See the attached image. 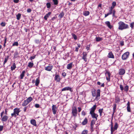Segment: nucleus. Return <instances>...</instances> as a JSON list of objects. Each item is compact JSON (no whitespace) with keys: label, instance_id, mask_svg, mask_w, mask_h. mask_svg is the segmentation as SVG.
<instances>
[{"label":"nucleus","instance_id":"f257e3e1","mask_svg":"<svg viewBox=\"0 0 134 134\" xmlns=\"http://www.w3.org/2000/svg\"><path fill=\"white\" fill-rule=\"evenodd\" d=\"M100 90L99 89H98L97 90V93L96 94V90L93 89H92L91 91V93L93 97L96 96L95 99L97 100H98L100 98Z\"/></svg>","mask_w":134,"mask_h":134},{"label":"nucleus","instance_id":"f03ea898","mask_svg":"<svg viewBox=\"0 0 134 134\" xmlns=\"http://www.w3.org/2000/svg\"><path fill=\"white\" fill-rule=\"evenodd\" d=\"M119 25L118 29L120 30L128 29L129 27L128 25L125 24L124 22L122 21H120L118 23Z\"/></svg>","mask_w":134,"mask_h":134},{"label":"nucleus","instance_id":"7ed1b4c3","mask_svg":"<svg viewBox=\"0 0 134 134\" xmlns=\"http://www.w3.org/2000/svg\"><path fill=\"white\" fill-rule=\"evenodd\" d=\"M21 111L20 109L18 108H16L13 109V112L11 114L12 117H14L16 118L17 116L19 115L20 112Z\"/></svg>","mask_w":134,"mask_h":134},{"label":"nucleus","instance_id":"20e7f679","mask_svg":"<svg viewBox=\"0 0 134 134\" xmlns=\"http://www.w3.org/2000/svg\"><path fill=\"white\" fill-rule=\"evenodd\" d=\"M111 123L110 130L111 132V134H113V132L115 131V130H117L118 127V125L117 122H115V124L114 128H113V123L112 120L111 121Z\"/></svg>","mask_w":134,"mask_h":134},{"label":"nucleus","instance_id":"39448f33","mask_svg":"<svg viewBox=\"0 0 134 134\" xmlns=\"http://www.w3.org/2000/svg\"><path fill=\"white\" fill-rule=\"evenodd\" d=\"M4 113V111H3L1 113V120L2 122H6L8 118V117L7 115H4L3 116Z\"/></svg>","mask_w":134,"mask_h":134},{"label":"nucleus","instance_id":"423d86ee","mask_svg":"<svg viewBox=\"0 0 134 134\" xmlns=\"http://www.w3.org/2000/svg\"><path fill=\"white\" fill-rule=\"evenodd\" d=\"M72 116L71 117H74L75 118L77 116V110L76 106L72 107Z\"/></svg>","mask_w":134,"mask_h":134},{"label":"nucleus","instance_id":"0eeeda50","mask_svg":"<svg viewBox=\"0 0 134 134\" xmlns=\"http://www.w3.org/2000/svg\"><path fill=\"white\" fill-rule=\"evenodd\" d=\"M130 55L129 52H127L125 53L122 56V59L123 60H125L127 59L129 57Z\"/></svg>","mask_w":134,"mask_h":134},{"label":"nucleus","instance_id":"6e6552de","mask_svg":"<svg viewBox=\"0 0 134 134\" xmlns=\"http://www.w3.org/2000/svg\"><path fill=\"white\" fill-rule=\"evenodd\" d=\"M105 76L108 82L110 81V77L111 74L109 71H106L105 73Z\"/></svg>","mask_w":134,"mask_h":134},{"label":"nucleus","instance_id":"1a4fd4ad","mask_svg":"<svg viewBox=\"0 0 134 134\" xmlns=\"http://www.w3.org/2000/svg\"><path fill=\"white\" fill-rule=\"evenodd\" d=\"M54 80L57 82H59L61 80V78H60L59 74H55V75Z\"/></svg>","mask_w":134,"mask_h":134},{"label":"nucleus","instance_id":"9d476101","mask_svg":"<svg viewBox=\"0 0 134 134\" xmlns=\"http://www.w3.org/2000/svg\"><path fill=\"white\" fill-rule=\"evenodd\" d=\"M69 91L71 92H72L73 90L72 88L69 86H67L62 89V91Z\"/></svg>","mask_w":134,"mask_h":134},{"label":"nucleus","instance_id":"9b49d317","mask_svg":"<svg viewBox=\"0 0 134 134\" xmlns=\"http://www.w3.org/2000/svg\"><path fill=\"white\" fill-rule=\"evenodd\" d=\"M57 109L58 108L57 107L56 105H53L52 106V110L54 114L55 115L56 114Z\"/></svg>","mask_w":134,"mask_h":134},{"label":"nucleus","instance_id":"f8f14e48","mask_svg":"<svg viewBox=\"0 0 134 134\" xmlns=\"http://www.w3.org/2000/svg\"><path fill=\"white\" fill-rule=\"evenodd\" d=\"M82 55H83L82 57V59H83L84 60L85 62L87 61V53L86 52H83Z\"/></svg>","mask_w":134,"mask_h":134},{"label":"nucleus","instance_id":"ddd939ff","mask_svg":"<svg viewBox=\"0 0 134 134\" xmlns=\"http://www.w3.org/2000/svg\"><path fill=\"white\" fill-rule=\"evenodd\" d=\"M97 120L95 119H93L91 121L90 124L91 129L92 131L93 130L94 125L95 124V122Z\"/></svg>","mask_w":134,"mask_h":134},{"label":"nucleus","instance_id":"4468645a","mask_svg":"<svg viewBox=\"0 0 134 134\" xmlns=\"http://www.w3.org/2000/svg\"><path fill=\"white\" fill-rule=\"evenodd\" d=\"M125 72V70L123 68H121L119 70L118 73L119 75H122L124 74Z\"/></svg>","mask_w":134,"mask_h":134},{"label":"nucleus","instance_id":"2eb2a0df","mask_svg":"<svg viewBox=\"0 0 134 134\" xmlns=\"http://www.w3.org/2000/svg\"><path fill=\"white\" fill-rule=\"evenodd\" d=\"M90 114L91 115V116L92 118L93 119H95V120H97V117L98 116V114H96L94 112Z\"/></svg>","mask_w":134,"mask_h":134},{"label":"nucleus","instance_id":"dca6fc26","mask_svg":"<svg viewBox=\"0 0 134 134\" xmlns=\"http://www.w3.org/2000/svg\"><path fill=\"white\" fill-rule=\"evenodd\" d=\"M53 65H48L46 67H45V70L48 71H50L53 68Z\"/></svg>","mask_w":134,"mask_h":134},{"label":"nucleus","instance_id":"f3484780","mask_svg":"<svg viewBox=\"0 0 134 134\" xmlns=\"http://www.w3.org/2000/svg\"><path fill=\"white\" fill-rule=\"evenodd\" d=\"M96 105H93V107L91 108L90 110V114L94 113L96 108Z\"/></svg>","mask_w":134,"mask_h":134},{"label":"nucleus","instance_id":"a211bd4d","mask_svg":"<svg viewBox=\"0 0 134 134\" xmlns=\"http://www.w3.org/2000/svg\"><path fill=\"white\" fill-rule=\"evenodd\" d=\"M105 23L107 26H108L110 29H111L113 27V26L110 25V24L109 21H106Z\"/></svg>","mask_w":134,"mask_h":134},{"label":"nucleus","instance_id":"6ab92c4d","mask_svg":"<svg viewBox=\"0 0 134 134\" xmlns=\"http://www.w3.org/2000/svg\"><path fill=\"white\" fill-rule=\"evenodd\" d=\"M115 13L116 11L115 9H114L113 10H109V12L108 13L110 15L112 14V16L113 17H115Z\"/></svg>","mask_w":134,"mask_h":134},{"label":"nucleus","instance_id":"aec40b11","mask_svg":"<svg viewBox=\"0 0 134 134\" xmlns=\"http://www.w3.org/2000/svg\"><path fill=\"white\" fill-rule=\"evenodd\" d=\"M108 57L110 58H114V56L111 52H110L109 53Z\"/></svg>","mask_w":134,"mask_h":134},{"label":"nucleus","instance_id":"412c9836","mask_svg":"<svg viewBox=\"0 0 134 134\" xmlns=\"http://www.w3.org/2000/svg\"><path fill=\"white\" fill-rule=\"evenodd\" d=\"M40 83V77H37V78L36 80L35 81V85L36 86H38Z\"/></svg>","mask_w":134,"mask_h":134},{"label":"nucleus","instance_id":"4be33fe9","mask_svg":"<svg viewBox=\"0 0 134 134\" xmlns=\"http://www.w3.org/2000/svg\"><path fill=\"white\" fill-rule=\"evenodd\" d=\"M31 123L34 126H36L37 125L36 124V122L35 120L32 119L30 121Z\"/></svg>","mask_w":134,"mask_h":134},{"label":"nucleus","instance_id":"5701e85b","mask_svg":"<svg viewBox=\"0 0 134 134\" xmlns=\"http://www.w3.org/2000/svg\"><path fill=\"white\" fill-rule=\"evenodd\" d=\"M51 14V12H49L47 14L44 16V19L46 20H47V18L49 17V16Z\"/></svg>","mask_w":134,"mask_h":134},{"label":"nucleus","instance_id":"b1692460","mask_svg":"<svg viewBox=\"0 0 134 134\" xmlns=\"http://www.w3.org/2000/svg\"><path fill=\"white\" fill-rule=\"evenodd\" d=\"M127 110L128 112H131V109L130 107V103L129 101L127 104Z\"/></svg>","mask_w":134,"mask_h":134},{"label":"nucleus","instance_id":"393cba45","mask_svg":"<svg viewBox=\"0 0 134 134\" xmlns=\"http://www.w3.org/2000/svg\"><path fill=\"white\" fill-rule=\"evenodd\" d=\"M88 122V120L86 118L82 122V124L83 125H84L86 124Z\"/></svg>","mask_w":134,"mask_h":134},{"label":"nucleus","instance_id":"a878e982","mask_svg":"<svg viewBox=\"0 0 134 134\" xmlns=\"http://www.w3.org/2000/svg\"><path fill=\"white\" fill-rule=\"evenodd\" d=\"M72 63L71 62L69 64H68L67 65L66 68L68 69H71L72 67Z\"/></svg>","mask_w":134,"mask_h":134},{"label":"nucleus","instance_id":"bb28decb","mask_svg":"<svg viewBox=\"0 0 134 134\" xmlns=\"http://www.w3.org/2000/svg\"><path fill=\"white\" fill-rule=\"evenodd\" d=\"M25 71L24 70L22 71V73L20 75V79H22L23 78L25 75Z\"/></svg>","mask_w":134,"mask_h":134},{"label":"nucleus","instance_id":"cd10ccee","mask_svg":"<svg viewBox=\"0 0 134 134\" xmlns=\"http://www.w3.org/2000/svg\"><path fill=\"white\" fill-rule=\"evenodd\" d=\"M115 102L116 103H119L120 102V99L118 96H116L115 97Z\"/></svg>","mask_w":134,"mask_h":134},{"label":"nucleus","instance_id":"c85d7f7f","mask_svg":"<svg viewBox=\"0 0 134 134\" xmlns=\"http://www.w3.org/2000/svg\"><path fill=\"white\" fill-rule=\"evenodd\" d=\"M16 68V64L15 63H13V65L11 67V70L13 71Z\"/></svg>","mask_w":134,"mask_h":134},{"label":"nucleus","instance_id":"c756f323","mask_svg":"<svg viewBox=\"0 0 134 134\" xmlns=\"http://www.w3.org/2000/svg\"><path fill=\"white\" fill-rule=\"evenodd\" d=\"M9 57V55H7L6 56V57L5 58L4 61L3 62V65H4L5 63L7 62Z\"/></svg>","mask_w":134,"mask_h":134},{"label":"nucleus","instance_id":"7c9ffc66","mask_svg":"<svg viewBox=\"0 0 134 134\" xmlns=\"http://www.w3.org/2000/svg\"><path fill=\"white\" fill-rule=\"evenodd\" d=\"M29 103L26 100H25L24 101L22 104V105L23 106H26Z\"/></svg>","mask_w":134,"mask_h":134},{"label":"nucleus","instance_id":"2f4dec72","mask_svg":"<svg viewBox=\"0 0 134 134\" xmlns=\"http://www.w3.org/2000/svg\"><path fill=\"white\" fill-rule=\"evenodd\" d=\"M64 13L63 12H61L58 16V17L60 19L62 18L64 16Z\"/></svg>","mask_w":134,"mask_h":134},{"label":"nucleus","instance_id":"473e14b6","mask_svg":"<svg viewBox=\"0 0 134 134\" xmlns=\"http://www.w3.org/2000/svg\"><path fill=\"white\" fill-rule=\"evenodd\" d=\"M90 13L88 11H86L83 13V14L85 16H87L89 15Z\"/></svg>","mask_w":134,"mask_h":134},{"label":"nucleus","instance_id":"72a5a7b5","mask_svg":"<svg viewBox=\"0 0 134 134\" xmlns=\"http://www.w3.org/2000/svg\"><path fill=\"white\" fill-rule=\"evenodd\" d=\"M26 100L29 103L31 102L32 101L33 98L31 97H30L27 98Z\"/></svg>","mask_w":134,"mask_h":134},{"label":"nucleus","instance_id":"f704fd0d","mask_svg":"<svg viewBox=\"0 0 134 134\" xmlns=\"http://www.w3.org/2000/svg\"><path fill=\"white\" fill-rule=\"evenodd\" d=\"M14 58H17L19 57V53L17 51L15 52L14 53Z\"/></svg>","mask_w":134,"mask_h":134},{"label":"nucleus","instance_id":"c9c22d12","mask_svg":"<svg viewBox=\"0 0 134 134\" xmlns=\"http://www.w3.org/2000/svg\"><path fill=\"white\" fill-rule=\"evenodd\" d=\"M34 65L33 63L31 62H29L28 65V66L30 68H32Z\"/></svg>","mask_w":134,"mask_h":134},{"label":"nucleus","instance_id":"e433bc0d","mask_svg":"<svg viewBox=\"0 0 134 134\" xmlns=\"http://www.w3.org/2000/svg\"><path fill=\"white\" fill-rule=\"evenodd\" d=\"M96 41L97 42H99L100 41H101L103 39L102 38H100V37H96Z\"/></svg>","mask_w":134,"mask_h":134},{"label":"nucleus","instance_id":"4c0bfd02","mask_svg":"<svg viewBox=\"0 0 134 134\" xmlns=\"http://www.w3.org/2000/svg\"><path fill=\"white\" fill-rule=\"evenodd\" d=\"M46 5L47 8H50L51 7V4L50 2L47 3L46 4Z\"/></svg>","mask_w":134,"mask_h":134},{"label":"nucleus","instance_id":"58836bf2","mask_svg":"<svg viewBox=\"0 0 134 134\" xmlns=\"http://www.w3.org/2000/svg\"><path fill=\"white\" fill-rule=\"evenodd\" d=\"M19 45V44L17 41L14 42L12 44V46H18Z\"/></svg>","mask_w":134,"mask_h":134},{"label":"nucleus","instance_id":"ea45409f","mask_svg":"<svg viewBox=\"0 0 134 134\" xmlns=\"http://www.w3.org/2000/svg\"><path fill=\"white\" fill-rule=\"evenodd\" d=\"M52 1L54 5H56L58 4V0H52Z\"/></svg>","mask_w":134,"mask_h":134},{"label":"nucleus","instance_id":"a19ab883","mask_svg":"<svg viewBox=\"0 0 134 134\" xmlns=\"http://www.w3.org/2000/svg\"><path fill=\"white\" fill-rule=\"evenodd\" d=\"M21 14H18L16 15V19L18 20H19L21 17Z\"/></svg>","mask_w":134,"mask_h":134},{"label":"nucleus","instance_id":"79ce46f5","mask_svg":"<svg viewBox=\"0 0 134 134\" xmlns=\"http://www.w3.org/2000/svg\"><path fill=\"white\" fill-rule=\"evenodd\" d=\"M71 35L73 37L74 40H76L77 39V37L75 34L72 33V34Z\"/></svg>","mask_w":134,"mask_h":134},{"label":"nucleus","instance_id":"37998d69","mask_svg":"<svg viewBox=\"0 0 134 134\" xmlns=\"http://www.w3.org/2000/svg\"><path fill=\"white\" fill-rule=\"evenodd\" d=\"M124 91H125L127 92L129 90V86L127 85H126L125 87L124 88Z\"/></svg>","mask_w":134,"mask_h":134},{"label":"nucleus","instance_id":"c03bdc74","mask_svg":"<svg viewBox=\"0 0 134 134\" xmlns=\"http://www.w3.org/2000/svg\"><path fill=\"white\" fill-rule=\"evenodd\" d=\"M116 104H114V106L113 107V111H114V113L115 112V110L116 109Z\"/></svg>","mask_w":134,"mask_h":134},{"label":"nucleus","instance_id":"a18cd8bd","mask_svg":"<svg viewBox=\"0 0 134 134\" xmlns=\"http://www.w3.org/2000/svg\"><path fill=\"white\" fill-rule=\"evenodd\" d=\"M116 5V2L115 1H113L112 3V5L111 6L115 8Z\"/></svg>","mask_w":134,"mask_h":134},{"label":"nucleus","instance_id":"49530a36","mask_svg":"<svg viewBox=\"0 0 134 134\" xmlns=\"http://www.w3.org/2000/svg\"><path fill=\"white\" fill-rule=\"evenodd\" d=\"M88 132L87 130H84L82 132V134H87Z\"/></svg>","mask_w":134,"mask_h":134},{"label":"nucleus","instance_id":"de8ad7c7","mask_svg":"<svg viewBox=\"0 0 134 134\" xmlns=\"http://www.w3.org/2000/svg\"><path fill=\"white\" fill-rule=\"evenodd\" d=\"M134 25V22H133L131 23L130 24V27H131V28L133 29Z\"/></svg>","mask_w":134,"mask_h":134},{"label":"nucleus","instance_id":"09e8293b","mask_svg":"<svg viewBox=\"0 0 134 134\" xmlns=\"http://www.w3.org/2000/svg\"><path fill=\"white\" fill-rule=\"evenodd\" d=\"M86 114V113L85 111L84 110H82L81 112V114L82 115L84 116Z\"/></svg>","mask_w":134,"mask_h":134},{"label":"nucleus","instance_id":"8fccbe9b","mask_svg":"<svg viewBox=\"0 0 134 134\" xmlns=\"http://www.w3.org/2000/svg\"><path fill=\"white\" fill-rule=\"evenodd\" d=\"M1 25L2 26H5V23L4 22H2L1 23Z\"/></svg>","mask_w":134,"mask_h":134},{"label":"nucleus","instance_id":"3c124183","mask_svg":"<svg viewBox=\"0 0 134 134\" xmlns=\"http://www.w3.org/2000/svg\"><path fill=\"white\" fill-rule=\"evenodd\" d=\"M35 42L37 44H39L40 43V41L38 40H36L35 41Z\"/></svg>","mask_w":134,"mask_h":134},{"label":"nucleus","instance_id":"603ef678","mask_svg":"<svg viewBox=\"0 0 134 134\" xmlns=\"http://www.w3.org/2000/svg\"><path fill=\"white\" fill-rule=\"evenodd\" d=\"M120 87L121 90L122 91L124 90V88L123 87L122 85H120Z\"/></svg>","mask_w":134,"mask_h":134},{"label":"nucleus","instance_id":"864d4df0","mask_svg":"<svg viewBox=\"0 0 134 134\" xmlns=\"http://www.w3.org/2000/svg\"><path fill=\"white\" fill-rule=\"evenodd\" d=\"M35 106L36 108H38L40 107V105L38 104H35Z\"/></svg>","mask_w":134,"mask_h":134},{"label":"nucleus","instance_id":"5fc2aeb1","mask_svg":"<svg viewBox=\"0 0 134 134\" xmlns=\"http://www.w3.org/2000/svg\"><path fill=\"white\" fill-rule=\"evenodd\" d=\"M103 109H99L98 110L99 113H102L103 112Z\"/></svg>","mask_w":134,"mask_h":134},{"label":"nucleus","instance_id":"6e6d98bb","mask_svg":"<svg viewBox=\"0 0 134 134\" xmlns=\"http://www.w3.org/2000/svg\"><path fill=\"white\" fill-rule=\"evenodd\" d=\"M36 56V55H34V56H33L31 57H30V59L31 60H32L33 59H34L35 58Z\"/></svg>","mask_w":134,"mask_h":134},{"label":"nucleus","instance_id":"4d7b16f0","mask_svg":"<svg viewBox=\"0 0 134 134\" xmlns=\"http://www.w3.org/2000/svg\"><path fill=\"white\" fill-rule=\"evenodd\" d=\"M3 126L2 125H0V131H2L3 129Z\"/></svg>","mask_w":134,"mask_h":134},{"label":"nucleus","instance_id":"13d9d810","mask_svg":"<svg viewBox=\"0 0 134 134\" xmlns=\"http://www.w3.org/2000/svg\"><path fill=\"white\" fill-rule=\"evenodd\" d=\"M7 112H8L7 109L6 108L5 109V112H4V114H5V115H7L8 114Z\"/></svg>","mask_w":134,"mask_h":134},{"label":"nucleus","instance_id":"bf43d9fd","mask_svg":"<svg viewBox=\"0 0 134 134\" xmlns=\"http://www.w3.org/2000/svg\"><path fill=\"white\" fill-rule=\"evenodd\" d=\"M62 75L64 77H65L66 75V73L65 72H63L62 74Z\"/></svg>","mask_w":134,"mask_h":134},{"label":"nucleus","instance_id":"052dcab7","mask_svg":"<svg viewBox=\"0 0 134 134\" xmlns=\"http://www.w3.org/2000/svg\"><path fill=\"white\" fill-rule=\"evenodd\" d=\"M31 11V10L30 8H28L27 10V12L28 13H30Z\"/></svg>","mask_w":134,"mask_h":134},{"label":"nucleus","instance_id":"680f3d73","mask_svg":"<svg viewBox=\"0 0 134 134\" xmlns=\"http://www.w3.org/2000/svg\"><path fill=\"white\" fill-rule=\"evenodd\" d=\"M86 49H87V50H88L90 49V46L88 45H87L86 47Z\"/></svg>","mask_w":134,"mask_h":134},{"label":"nucleus","instance_id":"e2e57ef3","mask_svg":"<svg viewBox=\"0 0 134 134\" xmlns=\"http://www.w3.org/2000/svg\"><path fill=\"white\" fill-rule=\"evenodd\" d=\"M77 108L78 112H80L81 110V108L80 107H78Z\"/></svg>","mask_w":134,"mask_h":134},{"label":"nucleus","instance_id":"0e129e2a","mask_svg":"<svg viewBox=\"0 0 134 134\" xmlns=\"http://www.w3.org/2000/svg\"><path fill=\"white\" fill-rule=\"evenodd\" d=\"M13 2L15 3H17L19 2V0H14Z\"/></svg>","mask_w":134,"mask_h":134},{"label":"nucleus","instance_id":"69168bd1","mask_svg":"<svg viewBox=\"0 0 134 134\" xmlns=\"http://www.w3.org/2000/svg\"><path fill=\"white\" fill-rule=\"evenodd\" d=\"M4 43H6L7 42V38L6 37H5L4 38Z\"/></svg>","mask_w":134,"mask_h":134},{"label":"nucleus","instance_id":"338daca9","mask_svg":"<svg viewBox=\"0 0 134 134\" xmlns=\"http://www.w3.org/2000/svg\"><path fill=\"white\" fill-rule=\"evenodd\" d=\"M79 51V48L77 47H76L75 48V51L76 52H78Z\"/></svg>","mask_w":134,"mask_h":134},{"label":"nucleus","instance_id":"774afa93","mask_svg":"<svg viewBox=\"0 0 134 134\" xmlns=\"http://www.w3.org/2000/svg\"><path fill=\"white\" fill-rule=\"evenodd\" d=\"M26 109H27V107H25L23 109V110H24V112H25L26 111Z\"/></svg>","mask_w":134,"mask_h":134}]
</instances>
